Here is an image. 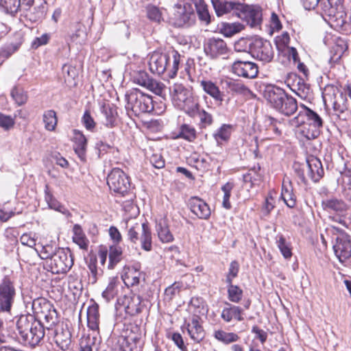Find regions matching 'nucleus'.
I'll return each mask as SVG.
<instances>
[{"label":"nucleus","instance_id":"nucleus-7","mask_svg":"<svg viewBox=\"0 0 351 351\" xmlns=\"http://www.w3.org/2000/svg\"><path fill=\"white\" fill-rule=\"evenodd\" d=\"M346 91H339L334 86H327L323 92L324 102H330L337 114L343 113L348 109L349 104Z\"/></svg>","mask_w":351,"mask_h":351},{"label":"nucleus","instance_id":"nucleus-5","mask_svg":"<svg viewBox=\"0 0 351 351\" xmlns=\"http://www.w3.org/2000/svg\"><path fill=\"white\" fill-rule=\"evenodd\" d=\"M31 298H34L32 302V310L34 315L39 319H43L49 326L56 324L58 322V313L53 304L37 293L33 295L32 293Z\"/></svg>","mask_w":351,"mask_h":351},{"label":"nucleus","instance_id":"nucleus-20","mask_svg":"<svg viewBox=\"0 0 351 351\" xmlns=\"http://www.w3.org/2000/svg\"><path fill=\"white\" fill-rule=\"evenodd\" d=\"M213 4L216 14L219 16L231 12L238 16L240 10L243 8V3L234 1H213Z\"/></svg>","mask_w":351,"mask_h":351},{"label":"nucleus","instance_id":"nucleus-34","mask_svg":"<svg viewBox=\"0 0 351 351\" xmlns=\"http://www.w3.org/2000/svg\"><path fill=\"white\" fill-rule=\"evenodd\" d=\"M172 134L174 139L183 138L190 142L196 138L195 129L186 123L181 125L178 132H174Z\"/></svg>","mask_w":351,"mask_h":351},{"label":"nucleus","instance_id":"nucleus-42","mask_svg":"<svg viewBox=\"0 0 351 351\" xmlns=\"http://www.w3.org/2000/svg\"><path fill=\"white\" fill-rule=\"evenodd\" d=\"M140 276L141 274L138 270L133 268H128L121 278L127 287H132L139 284Z\"/></svg>","mask_w":351,"mask_h":351},{"label":"nucleus","instance_id":"nucleus-40","mask_svg":"<svg viewBox=\"0 0 351 351\" xmlns=\"http://www.w3.org/2000/svg\"><path fill=\"white\" fill-rule=\"evenodd\" d=\"M219 32L226 37H231L240 32L243 29V25L240 23H221Z\"/></svg>","mask_w":351,"mask_h":351},{"label":"nucleus","instance_id":"nucleus-17","mask_svg":"<svg viewBox=\"0 0 351 351\" xmlns=\"http://www.w3.org/2000/svg\"><path fill=\"white\" fill-rule=\"evenodd\" d=\"M335 256L341 263H344L351 257V241L348 234H342L336 237V243L333 245Z\"/></svg>","mask_w":351,"mask_h":351},{"label":"nucleus","instance_id":"nucleus-54","mask_svg":"<svg viewBox=\"0 0 351 351\" xmlns=\"http://www.w3.org/2000/svg\"><path fill=\"white\" fill-rule=\"evenodd\" d=\"M234 187V184L232 182H228L221 186V191L223 193L222 206L224 208L228 210L231 208L230 197Z\"/></svg>","mask_w":351,"mask_h":351},{"label":"nucleus","instance_id":"nucleus-59","mask_svg":"<svg viewBox=\"0 0 351 351\" xmlns=\"http://www.w3.org/2000/svg\"><path fill=\"white\" fill-rule=\"evenodd\" d=\"M82 123L84 128L90 132H93L96 128V122L93 117L91 116L89 110H86L82 117Z\"/></svg>","mask_w":351,"mask_h":351},{"label":"nucleus","instance_id":"nucleus-31","mask_svg":"<svg viewBox=\"0 0 351 351\" xmlns=\"http://www.w3.org/2000/svg\"><path fill=\"white\" fill-rule=\"evenodd\" d=\"M178 8L180 10L173 13V16L170 18V21L173 26L180 27L189 22L191 16L194 15V12L192 9L189 12L184 10L180 5Z\"/></svg>","mask_w":351,"mask_h":351},{"label":"nucleus","instance_id":"nucleus-47","mask_svg":"<svg viewBox=\"0 0 351 351\" xmlns=\"http://www.w3.org/2000/svg\"><path fill=\"white\" fill-rule=\"evenodd\" d=\"M147 17L152 22L160 24L163 21L162 11L154 5L149 4L145 8Z\"/></svg>","mask_w":351,"mask_h":351},{"label":"nucleus","instance_id":"nucleus-4","mask_svg":"<svg viewBox=\"0 0 351 351\" xmlns=\"http://www.w3.org/2000/svg\"><path fill=\"white\" fill-rule=\"evenodd\" d=\"M172 102L177 108L184 110L190 117L197 115V104H194L191 90L181 84H174L171 93Z\"/></svg>","mask_w":351,"mask_h":351},{"label":"nucleus","instance_id":"nucleus-56","mask_svg":"<svg viewBox=\"0 0 351 351\" xmlns=\"http://www.w3.org/2000/svg\"><path fill=\"white\" fill-rule=\"evenodd\" d=\"M141 226L143 223H138L136 221L132 226H131L128 231V239L133 244H136L137 241H139V233L141 232Z\"/></svg>","mask_w":351,"mask_h":351},{"label":"nucleus","instance_id":"nucleus-55","mask_svg":"<svg viewBox=\"0 0 351 351\" xmlns=\"http://www.w3.org/2000/svg\"><path fill=\"white\" fill-rule=\"evenodd\" d=\"M228 299L232 302L238 303L243 297V290L237 285L232 283H228Z\"/></svg>","mask_w":351,"mask_h":351},{"label":"nucleus","instance_id":"nucleus-58","mask_svg":"<svg viewBox=\"0 0 351 351\" xmlns=\"http://www.w3.org/2000/svg\"><path fill=\"white\" fill-rule=\"evenodd\" d=\"M278 247L285 258L291 257L292 252L290 244L287 243L283 236H280L276 241Z\"/></svg>","mask_w":351,"mask_h":351},{"label":"nucleus","instance_id":"nucleus-46","mask_svg":"<svg viewBox=\"0 0 351 351\" xmlns=\"http://www.w3.org/2000/svg\"><path fill=\"white\" fill-rule=\"evenodd\" d=\"M10 95L19 106L25 104L29 98L27 93L23 88L19 86H14L12 89Z\"/></svg>","mask_w":351,"mask_h":351},{"label":"nucleus","instance_id":"nucleus-19","mask_svg":"<svg viewBox=\"0 0 351 351\" xmlns=\"http://www.w3.org/2000/svg\"><path fill=\"white\" fill-rule=\"evenodd\" d=\"M286 95L287 93L282 88L271 84L265 86L263 93L264 99L274 109Z\"/></svg>","mask_w":351,"mask_h":351},{"label":"nucleus","instance_id":"nucleus-24","mask_svg":"<svg viewBox=\"0 0 351 351\" xmlns=\"http://www.w3.org/2000/svg\"><path fill=\"white\" fill-rule=\"evenodd\" d=\"M72 141L75 152L82 160H84L87 147V139L83 132L76 129L73 130Z\"/></svg>","mask_w":351,"mask_h":351},{"label":"nucleus","instance_id":"nucleus-33","mask_svg":"<svg viewBox=\"0 0 351 351\" xmlns=\"http://www.w3.org/2000/svg\"><path fill=\"white\" fill-rule=\"evenodd\" d=\"M139 240L141 247L143 250L150 252L152 250V231L147 223H143Z\"/></svg>","mask_w":351,"mask_h":351},{"label":"nucleus","instance_id":"nucleus-27","mask_svg":"<svg viewBox=\"0 0 351 351\" xmlns=\"http://www.w3.org/2000/svg\"><path fill=\"white\" fill-rule=\"evenodd\" d=\"M297 109L298 104L296 99L287 94L275 108L276 110L285 116L292 115L296 112Z\"/></svg>","mask_w":351,"mask_h":351},{"label":"nucleus","instance_id":"nucleus-51","mask_svg":"<svg viewBox=\"0 0 351 351\" xmlns=\"http://www.w3.org/2000/svg\"><path fill=\"white\" fill-rule=\"evenodd\" d=\"M145 88L157 95H165V85L162 82L153 78L149 79Z\"/></svg>","mask_w":351,"mask_h":351},{"label":"nucleus","instance_id":"nucleus-43","mask_svg":"<svg viewBox=\"0 0 351 351\" xmlns=\"http://www.w3.org/2000/svg\"><path fill=\"white\" fill-rule=\"evenodd\" d=\"M233 126L230 124H223L213 134L218 144L227 142L231 136Z\"/></svg>","mask_w":351,"mask_h":351},{"label":"nucleus","instance_id":"nucleus-29","mask_svg":"<svg viewBox=\"0 0 351 351\" xmlns=\"http://www.w3.org/2000/svg\"><path fill=\"white\" fill-rule=\"evenodd\" d=\"M72 232L73 242L77 245L81 250L87 251L90 242L82 226L79 224H75L73 227Z\"/></svg>","mask_w":351,"mask_h":351},{"label":"nucleus","instance_id":"nucleus-48","mask_svg":"<svg viewBox=\"0 0 351 351\" xmlns=\"http://www.w3.org/2000/svg\"><path fill=\"white\" fill-rule=\"evenodd\" d=\"M33 323L27 315H21L16 322V328L21 339L27 334L33 326Z\"/></svg>","mask_w":351,"mask_h":351},{"label":"nucleus","instance_id":"nucleus-2","mask_svg":"<svg viewBox=\"0 0 351 351\" xmlns=\"http://www.w3.org/2000/svg\"><path fill=\"white\" fill-rule=\"evenodd\" d=\"M247 47L254 58L265 63L271 62L274 58L272 45L266 40L260 38L252 40L241 38L235 44L236 50L239 51H246Z\"/></svg>","mask_w":351,"mask_h":351},{"label":"nucleus","instance_id":"nucleus-26","mask_svg":"<svg viewBox=\"0 0 351 351\" xmlns=\"http://www.w3.org/2000/svg\"><path fill=\"white\" fill-rule=\"evenodd\" d=\"M315 8L324 20L328 21L330 17H334V14L337 12L338 10H341L343 8L336 5L334 1L319 0Z\"/></svg>","mask_w":351,"mask_h":351},{"label":"nucleus","instance_id":"nucleus-50","mask_svg":"<svg viewBox=\"0 0 351 351\" xmlns=\"http://www.w3.org/2000/svg\"><path fill=\"white\" fill-rule=\"evenodd\" d=\"M215 337L218 341L225 344L237 341L239 339L237 334L234 332H227L221 330H216L215 332Z\"/></svg>","mask_w":351,"mask_h":351},{"label":"nucleus","instance_id":"nucleus-64","mask_svg":"<svg viewBox=\"0 0 351 351\" xmlns=\"http://www.w3.org/2000/svg\"><path fill=\"white\" fill-rule=\"evenodd\" d=\"M2 4L8 12L16 13L21 7V0H2Z\"/></svg>","mask_w":351,"mask_h":351},{"label":"nucleus","instance_id":"nucleus-61","mask_svg":"<svg viewBox=\"0 0 351 351\" xmlns=\"http://www.w3.org/2000/svg\"><path fill=\"white\" fill-rule=\"evenodd\" d=\"M51 39V34L45 33L39 37H36L31 43V47L33 49H37L41 46L46 45Z\"/></svg>","mask_w":351,"mask_h":351},{"label":"nucleus","instance_id":"nucleus-11","mask_svg":"<svg viewBox=\"0 0 351 351\" xmlns=\"http://www.w3.org/2000/svg\"><path fill=\"white\" fill-rule=\"evenodd\" d=\"M292 125L297 127V134L301 138H305L306 140H313L317 138L321 130L313 127L306 122V121L302 119V114H298L297 117H295L291 121Z\"/></svg>","mask_w":351,"mask_h":351},{"label":"nucleus","instance_id":"nucleus-32","mask_svg":"<svg viewBox=\"0 0 351 351\" xmlns=\"http://www.w3.org/2000/svg\"><path fill=\"white\" fill-rule=\"evenodd\" d=\"M302 108L303 110L299 112V114H302V119H304L308 124L320 130L323 126L322 119L310 108L304 106H302Z\"/></svg>","mask_w":351,"mask_h":351},{"label":"nucleus","instance_id":"nucleus-39","mask_svg":"<svg viewBox=\"0 0 351 351\" xmlns=\"http://www.w3.org/2000/svg\"><path fill=\"white\" fill-rule=\"evenodd\" d=\"M228 308L223 309L221 312V318L227 322H230L232 319H236L238 321H242L243 317L241 315L242 309L239 306L230 305Z\"/></svg>","mask_w":351,"mask_h":351},{"label":"nucleus","instance_id":"nucleus-57","mask_svg":"<svg viewBox=\"0 0 351 351\" xmlns=\"http://www.w3.org/2000/svg\"><path fill=\"white\" fill-rule=\"evenodd\" d=\"M166 337L173 341L175 345L182 351H186V346L184 345L183 338L180 333L171 332L170 330L167 331Z\"/></svg>","mask_w":351,"mask_h":351},{"label":"nucleus","instance_id":"nucleus-1","mask_svg":"<svg viewBox=\"0 0 351 351\" xmlns=\"http://www.w3.org/2000/svg\"><path fill=\"white\" fill-rule=\"evenodd\" d=\"M181 56L176 50L164 53L154 51L149 58V69L150 71L164 79H173L178 73Z\"/></svg>","mask_w":351,"mask_h":351},{"label":"nucleus","instance_id":"nucleus-10","mask_svg":"<svg viewBox=\"0 0 351 351\" xmlns=\"http://www.w3.org/2000/svg\"><path fill=\"white\" fill-rule=\"evenodd\" d=\"M322 207L324 211L328 213L337 214L336 216L330 217L332 221L346 226L342 216L348 211L349 206L343 199L335 197L322 199Z\"/></svg>","mask_w":351,"mask_h":351},{"label":"nucleus","instance_id":"nucleus-37","mask_svg":"<svg viewBox=\"0 0 351 351\" xmlns=\"http://www.w3.org/2000/svg\"><path fill=\"white\" fill-rule=\"evenodd\" d=\"M102 112L105 116L104 125L109 128H112L117 124L118 114L114 107L110 105H104Z\"/></svg>","mask_w":351,"mask_h":351},{"label":"nucleus","instance_id":"nucleus-62","mask_svg":"<svg viewBox=\"0 0 351 351\" xmlns=\"http://www.w3.org/2000/svg\"><path fill=\"white\" fill-rule=\"evenodd\" d=\"M229 88L231 91L238 94L247 95L250 93V89L246 86L238 81L230 82Z\"/></svg>","mask_w":351,"mask_h":351},{"label":"nucleus","instance_id":"nucleus-52","mask_svg":"<svg viewBox=\"0 0 351 351\" xmlns=\"http://www.w3.org/2000/svg\"><path fill=\"white\" fill-rule=\"evenodd\" d=\"M201 86L203 90L215 99H220L221 95L218 87L211 81L202 80Z\"/></svg>","mask_w":351,"mask_h":351},{"label":"nucleus","instance_id":"nucleus-13","mask_svg":"<svg viewBox=\"0 0 351 351\" xmlns=\"http://www.w3.org/2000/svg\"><path fill=\"white\" fill-rule=\"evenodd\" d=\"M121 302L124 306L125 314L132 317L140 314L145 307L143 298L132 293L124 295L121 299Z\"/></svg>","mask_w":351,"mask_h":351},{"label":"nucleus","instance_id":"nucleus-45","mask_svg":"<svg viewBox=\"0 0 351 351\" xmlns=\"http://www.w3.org/2000/svg\"><path fill=\"white\" fill-rule=\"evenodd\" d=\"M39 256L42 259H51L58 252V247L54 242H47L43 243L39 250L36 249Z\"/></svg>","mask_w":351,"mask_h":351},{"label":"nucleus","instance_id":"nucleus-14","mask_svg":"<svg viewBox=\"0 0 351 351\" xmlns=\"http://www.w3.org/2000/svg\"><path fill=\"white\" fill-rule=\"evenodd\" d=\"M25 19L31 23L41 22L47 12V2L33 5L21 6Z\"/></svg>","mask_w":351,"mask_h":351},{"label":"nucleus","instance_id":"nucleus-12","mask_svg":"<svg viewBox=\"0 0 351 351\" xmlns=\"http://www.w3.org/2000/svg\"><path fill=\"white\" fill-rule=\"evenodd\" d=\"M262 16V10L260 7L243 4V8L240 10L237 17L245 21L250 27H255L261 25Z\"/></svg>","mask_w":351,"mask_h":351},{"label":"nucleus","instance_id":"nucleus-30","mask_svg":"<svg viewBox=\"0 0 351 351\" xmlns=\"http://www.w3.org/2000/svg\"><path fill=\"white\" fill-rule=\"evenodd\" d=\"M156 230L161 242L171 243L173 241V235L169 230L167 221L165 218L160 219L156 222Z\"/></svg>","mask_w":351,"mask_h":351},{"label":"nucleus","instance_id":"nucleus-22","mask_svg":"<svg viewBox=\"0 0 351 351\" xmlns=\"http://www.w3.org/2000/svg\"><path fill=\"white\" fill-rule=\"evenodd\" d=\"M54 341L56 346L62 351L69 350L72 341L71 333L69 329L66 326L58 327L56 329Z\"/></svg>","mask_w":351,"mask_h":351},{"label":"nucleus","instance_id":"nucleus-25","mask_svg":"<svg viewBox=\"0 0 351 351\" xmlns=\"http://www.w3.org/2000/svg\"><path fill=\"white\" fill-rule=\"evenodd\" d=\"M286 84L289 88L301 97H306L309 91V87L304 82V80L296 75H290L286 80Z\"/></svg>","mask_w":351,"mask_h":351},{"label":"nucleus","instance_id":"nucleus-16","mask_svg":"<svg viewBox=\"0 0 351 351\" xmlns=\"http://www.w3.org/2000/svg\"><path fill=\"white\" fill-rule=\"evenodd\" d=\"M232 72L237 76L253 79L256 77L258 70L257 65L250 61L235 60L231 67Z\"/></svg>","mask_w":351,"mask_h":351},{"label":"nucleus","instance_id":"nucleus-49","mask_svg":"<svg viewBox=\"0 0 351 351\" xmlns=\"http://www.w3.org/2000/svg\"><path fill=\"white\" fill-rule=\"evenodd\" d=\"M184 79H187L194 83L197 79L195 64L193 60H188L185 64L184 70L182 72Z\"/></svg>","mask_w":351,"mask_h":351},{"label":"nucleus","instance_id":"nucleus-15","mask_svg":"<svg viewBox=\"0 0 351 351\" xmlns=\"http://www.w3.org/2000/svg\"><path fill=\"white\" fill-rule=\"evenodd\" d=\"M228 51L226 43L221 38H210L205 40L204 43V51L211 58L225 55Z\"/></svg>","mask_w":351,"mask_h":351},{"label":"nucleus","instance_id":"nucleus-35","mask_svg":"<svg viewBox=\"0 0 351 351\" xmlns=\"http://www.w3.org/2000/svg\"><path fill=\"white\" fill-rule=\"evenodd\" d=\"M108 250L109 262L107 267L108 269H113L122 260L123 249L119 245H111Z\"/></svg>","mask_w":351,"mask_h":351},{"label":"nucleus","instance_id":"nucleus-28","mask_svg":"<svg viewBox=\"0 0 351 351\" xmlns=\"http://www.w3.org/2000/svg\"><path fill=\"white\" fill-rule=\"evenodd\" d=\"M328 21L341 31H349L351 29L350 17H348L343 12L342 9L338 10L337 12L334 14V17H330Z\"/></svg>","mask_w":351,"mask_h":351},{"label":"nucleus","instance_id":"nucleus-53","mask_svg":"<svg viewBox=\"0 0 351 351\" xmlns=\"http://www.w3.org/2000/svg\"><path fill=\"white\" fill-rule=\"evenodd\" d=\"M45 199L49 208L52 209L60 210L62 208L61 204L53 195L49 184H46L45 186Z\"/></svg>","mask_w":351,"mask_h":351},{"label":"nucleus","instance_id":"nucleus-38","mask_svg":"<svg viewBox=\"0 0 351 351\" xmlns=\"http://www.w3.org/2000/svg\"><path fill=\"white\" fill-rule=\"evenodd\" d=\"M43 121L45 129L49 132H54L58 125L57 113L53 110H47L43 114Z\"/></svg>","mask_w":351,"mask_h":351},{"label":"nucleus","instance_id":"nucleus-23","mask_svg":"<svg viewBox=\"0 0 351 351\" xmlns=\"http://www.w3.org/2000/svg\"><path fill=\"white\" fill-rule=\"evenodd\" d=\"M308 174L314 182H318L324 175L322 164L319 158L310 156L306 158Z\"/></svg>","mask_w":351,"mask_h":351},{"label":"nucleus","instance_id":"nucleus-44","mask_svg":"<svg viewBox=\"0 0 351 351\" xmlns=\"http://www.w3.org/2000/svg\"><path fill=\"white\" fill-rule=\"evenodd\" d=\"M119 280L117 277L110 278L105 290L102 292V297L107 301H110L114 298L118 293V286Z\"/></svg>","mask_w":351,"mask_h":351},{"label":"nucleus","instance_id":"nucleus-21","mask_svg":"<svg viewBox=\"0 0 351 351\" xmlns=\"http://www.w3.org/2000/svg\"><path fill=\"white\" fill-rule=\"evenodd\" d=\"M90 303L86 311L87 326L90 330L99 332L100 323L99 306L93 300H91Z\"/></svg>","mask_w":351,"mask_h":351},{"label":"nucleus","instance_id":"nucleus-36","mask_svg":"<svg viewBox=\"0 0 351 351\" xmlns=\"http://www.w3.org/2000/svg\"><path fill=\"white\" fill-rule=\"evenodd\" d=\"M280 197L288 207H295L296 204V196L293 193L291 182H289L288 184H286L285 182L282 183Z\"/></svg>","mask_w":351,"mask_h":351},{"label":"nucleus","instance_id":"nucleus-63","mask_svg":"<svg viewBox=\"0 0 351 351\" xmlns=\"http://www.w3.org/2000/svg\"><path fill=\"white\" fill-rule=\"evenodd\" d=\"M15 124L14 118L10 115H6L0 112V127L5 130L13 128Z\"/></svg>","mask_w":351,"mask_h":351},{"label":"nucleus","instance_id":"nucleus-18","mask_svg":"<svg viewBox=\"0 0 351 351\" xmlns=\"http://www.w3.org/2000/svg\"><path fill=\"white\" fill-rule=\"evenodd\" d=\"M21 339L23 343L30 347L38 346L45 337V328L40 322H34L33 326Z\"/></svg>","mask_w":351,"mask_h":351},{"label":"nucleus","instance_id":"nucleus-3","mask_svg":"<svg viewBox=\"0 0 351 351\" xmlns=\"http://www.w3.org/2000/svg\"><path fill=\"white\" fill-rule=\"evenodd\" d=\"M127 108L130 109L134 116L142 113H149L154 110L152 97L144 93L138 88H132L125 94Z\"/></svg>","mask_w":351,"mask_h":351},{"label":"nucleus","instance_id":"nucleus-41","mask_svg":"<svg viewBox=\"0 0 351 351\" xmlns=\"http://www.w3.org/2000/svg\"><path fill=\"white\" fill-rule=\"evenodd\" d=\"M86 263L91 276L92 282L95 283L97 280L99 276L101 275L102 271L97 266V258L96 255L90 254L86 259Z\"/></svg>","mask_w":351,"mask_h":351},{"label":"nucleus","instance_id":"nucleus-8","mask_svg":"<svg viewBox=\"0 0 351 351\" xmlns=\"http://www.w3.org/2000/svg\"><path fill=\"white\" fill-rule=\"evenodd\" d=\"M107 184L114 193L124 196L130 188V178L119 168H113L107 177Z\"/></svg>","mask_w":351,"mask_h":351},{"label":"nucleus","instance_id":"nucleus-9","mask_svg":"<svg viewBox=\"0 0 351 351\" xmlns=\"http://www.w3.org/2000/svg\"><path fill=\"white\" fill-rule=\"evenodd\" d=\"M16 296V288L14 280L5 276L0 283V312L10 313Z\"/></svg>","mask_w":351,"mask_h":351},{"label":"nucleus","instance_id":"nucleus-6","mask_svg":"<svg viewBox=\"0 0 351 351\" xmlns=\"http://www.w3.org/2000/svg\"><path fill=\"white\" fill-rule=\"evenodd\" d=\"M74 258L69 248H58V252L47 261L49 271L55 274H65L73 267Z\"/></svg>","mask_w":351,"mask_h":351},{"label":"nucleus","instance_id":"nucleus-60","mask_svg":"<svg viewBox=\"0 0 351 351\" xmlns=\"http://www.w3.org/2000/svg\"><path fill=\"white\" fill-rule=\"evenodd\" d=\"M95 339V337H91L90 335L83 336L80 341L79 351H93Z\"/></svg>","mask_w":351,"mask_h":351}]
</instances>
